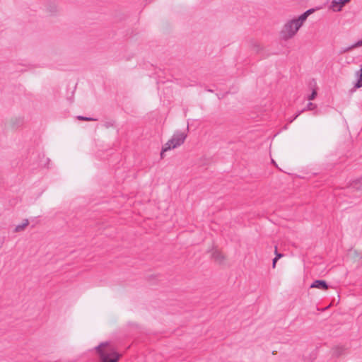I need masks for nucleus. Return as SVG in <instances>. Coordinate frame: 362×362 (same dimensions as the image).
<instances>
[{
  "label": "nucleus",
  "mask_w": 362,
  "mask_h": 362,
  "mask_svg": "<svg viewBox=\"0 0 362 362\" xmlns=\"http://www.w3.org/2000/svg\"><path fill=\"white\" fill-rule=\"evenodd\" d=\"M78 119L80 120H84V121H95L96 119H93L91 117H83V116H78Z\"/></svg>",
  "instance_id": "9d476101"
},
{
  "label": "nucleus",
  "mask_w": 362,
  "mask_h": 362,
  "mask_svg": "<svg viewBox=\"0 0 362 362\" xmlns=\"http://www.w3.org/2000/svg\"><path fill=\"white\" fill-rule=\"evenodd\" d=\"M214 257L216 261H218L219 262H221L224 259L223 255L218 252H215L214 253Z\"/></svg>",
  "instance_id": "1a4fd4ad"
},
{
  "label": "nucleus",
  "mask_w": 362,
  "mask_h": 362,
  "mask_svg": "<svg viewBox=\"0 0 362 362\" xmlns=\"http://www.w3.org/2000/svg\"><path fill=\"white\" fill-rule=\"evenodd\" d=\"M316 95H317V91L315 90H313L312 93L308 96V99L309 100H314L315 98L316 97Z\"/></svg>",
  "instance_id": "f8f14e48"
},
{
  "label": "nucleus",
  "mask_w": 362,
  "mask_h": 362,
  "mask_svg": "<svg viewBox=\"0 0 362 362\" xmlns=\"http://www.w3.org/2000/svg\"><path fill=\"white\" fill-rule=\"evenodd\" d=\"M351 0H332L329 6V8L333 12H339Z\"/></svg>",
  "instance_id": "20e7f679"
},
{
  "label": "nucleus",
  "mask_w": 362,
  "mask_h": 362,
  "mask_svg": "<svg viewBox=\"0 0 362 362\" xmlns=\"http://www.w3.org/2000/svg\"><path fill=\"white\" fill-rule=\"evenodd\" d=\"M277 260H278L277 258H274L273 259V262H272V267L273 268H275Z\"/></svg>",
  "instance_id": "4468645a"
},
{
  "label": "nucleus",
  "mask_w": 362,
  "mask_h": 362,
  "mask_svg": "<svg viewBox=\"0 0 362 362\" xmlns=\"http://www.w3.org/2000/svg\"><path fill=\"white\" fill-rule=\"evenodd\" d=\"M317 107V105L313 103H308L307 106L301 111L298 112L295 117L290 120V122H292L294 119H296L305 110H313Z\"/></svg>",
  "instance_id": "6e6552de"
},
{
  "label": "nucleus",
  "mask_w": 362,
  "mask_h": 362,
  "mask_svg": "<svg viewBox=\"0 0 362 362\" xmlns=\"http://www.w3.org/2000/svg\"><path fill=\"white\" fill-rule=\"evenodd\" d=\"M96 349L103 362L118 361L119 355L114 350L109 343H101L96 347Z\"/></svg>",
  "instance_id": "f03ea898"
},
{
  "label": "nucleus",
  "mask_w": 362,
  "mask_h": 362,
  "mask_svg": "<svg viewBox=\"0 0 362 362\" xmlns=\"http://www.w3.org/2000/svg\"><path fill=\"white\" fill-rule=\"evenodd\" d=\"M355 78L356 82L354 84V88H359L362 87V67L355 72Z\"/></svg>",
  "instance_id": "423d86ee"
},
{
  "label": "nucleus",
  "mask_w": 362,
  "mask_h": 362,
  "mask_svg": "<svg viewBox=\"0 0 362 362\" xmlns=\"http://www.w3.org/2000/svg\"><path fill=\"white\" fill-rule=\"evenodd\" d=\"M275 254H276V257H275V258H277V259H279V258H281V257H283V255H282V254H281V253H278V252H277L276 247H275Z\"/></svg>",
  "instance_id": "ddd939ff"
},
{
  "label": "nucleus",
  "mask_w": 362,
  "mask_h": 362,
  "mask_svg": "<svg viewBox=\"0 0 362 362\" xmlns=\"http://www.w3.org/2000/svg\"><path fill=\"white\" fill-rule=\"evenodd\" d=\"M362 46V40H358V42H356L355 44H354L353 45H351L349 49H351L352 48H355V47H361Z\"/></svg>",
  "instance_id": "9b49d317"
},
{
  "label": "nucleus",
  "mask_w": 362,
  "mask_h": 362,
  "mask_svg": "<svg viewBox=\"0 0 362 362\" xmlns=\"http://www.w3.org/2000/svg\"><path fill=\"white\" fill-rule=\"evenodd\" d=\"M29 225L28 219H24L21 224H18L15 226L13 232L19 233L25 230L27 226Z\"/></svg>",
  "instance_id": "0eeeda50"
},
{
  "label": "nucleus",
  "mask_w": 362,
  "mask_h": 362,
  "mask_svg": "<svg viewBox=\"0 0 362 362\" xmlns=\"http://www.w3.org/2000/svg\"><path fill=\"white\" fill-rule=\"evenodd\" d=\"M314 12V9H308L298 17L288 20L280 31L282 40H288L293 38L306 21L309 15Z\"/></svg>",
  "instance_id": "f257e3e1"
},
{
  "label": "nucleus",
  "mask_w": 362,
  "mask_h": 362,
  "mask_svg": "<svg viewBox=\"0 0 362 362\" xmlns=\"http://www.w3.org/2000/svg\"><path fill=\"white\" fill-rule=\"evenodd\" d=\"M310 288L327 290L328 288V285L324 280H315L310 285Z\"/></svg>",
  "instance_id": "39448f33"
},
{
  "label": "nucleus",
  "mask_w": 362,
  "mask_h": 362,
  "mask_svg": "<svg viewBox=\"0 0 362 362\" xmlns=\"http://www.w3.org/2000/svg\"><path fill=\"white\" fill-rule=\"evenodd\" d=\"M187 138V133L185 132H175L172 137L165 144L162 148L160 156L163 158L164 152L176 148L180 146Z\"/></svg>",
  "instance_id": "7ed1b4c3"
}]
</instances>
